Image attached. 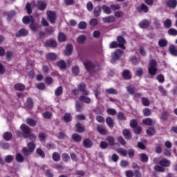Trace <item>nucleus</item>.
<instances>
[{"mask_svg": "<svg viewBox=\"0 0 177 177\" xmlns=\"http://www.w3.org/2000/svg\"><path fill=\"white\" fill-rule=\"evenodd\" d=\"M102 8L104 13H106V15H110L111 13V8H110V7L106 5H102Z\"/></svg>", "mask_w": 177, "mask_h": 177, "instance_id": "40", "label": "nucleus"}, {"mask_svg": "<svg viewBox=\"0 0 177 177\" xmlns=\"http://www.w3.org/2000/svg\"><path fill=\"white\" fill-rule=\"evenodd\" d=\"M22 21L24 24H28V23H30V24H31L32 23V21H34V17L32 16H25L23 19Z\"/></svg>", "mask_w": 177, "mask_h": 177, "instance_id": "17", "label": "nucleus"}, {"mask_svg": "<svg viewBox=\"0 0 177 177\" xmlns=\"http://www.w3.org/2000/svg\"><path fill=\"white\" fill-rule=\"evenodd\" d=\"M167 32L169 35H173V36L177 35V30L174 28L169 29Z\"/></svg>", "mask_w": 177, "mask_h": 177, "instance_id": "64", "label": "nucleus"}, {"mask_svg": "<svg viewBox=\"0 0 177 177\" xmlns=\"http://www.w3.org/2000/svg\"><path fill=\"white\" fill-rule=\"evenodd\" d=\"M106 122L109 128H113L114 127V122L111 118H106Z\"/></svg>", "mask_w": 177, "mask_h": 177, "instance_id": "41", "label": "nucleus"}, {"mask_svg": "<svg viewBox=\"0 0 177 177\" xmlns=\"http://www.w3.org/2000/svg\"><path fill=\"white\" fill-rule=\"evenodd\" d=\"M129 60L131 62V63H132V64H139V61L138 60V58L136 57V56H132L129 58Z\"/></svg>", "mask_w": 177, "mask_h": 177, "instance_id": "56", "label": "nucleus"}, {"mask_svg": "<svg viewBox=\"0 0 177 177\" xmlns=\"http://www.w3.org/2000/svg\"><path fill=\"white\" fill-rule=\"evenodd\" d=\"M55 96H60L63 95V87L62 86H59L55 89Z\"/></svg>", "mask_w": 177, "mask_h": 177, "instance_id": "42", "label": "nucleus"}, {"mask_svg": "<svg viewBox=\"0 0 177 177\" xmlns=\"http://www.w3.org/2000/svg\"><path fill=\"white\" fill-rule=\"evenodd\" d=\"M106 140H107V142H109V145L110 146H114V144L115 143L114 137L109 136L106 138Z\"/></svg>", "mask_w": 177, "mask_h": 177, "instance_id": "54", "label": "nucleus"}, {"mask_svg": "<svg viewBox=\"0 0 177 177\" xmlns=\"http://www.w3.org/2000/svg\"><path fill=\"white\" fill-rule=\"evenodd\" d=\"M64 120L65 122L68 123L71 122V121H73V118L70 113H65L64 115Z\"/></svg>", "mask_w": 177, "mask_h": 177, "instance_id": "38", "label": "nucleus"}, {"mask_svg": "<svg viewBox=\"0 0 177 177\" xmlns=\"http://www.w3.org/2000/svg\"><path fill=\"white\" fill-rule=\"evenodd\" d=\"M36 153L41 158H45V152H44L41 148H39L36 150Z\"/></svg>", "mask_w": 177, "mask_h": 177, "instance_id": "60", "label": "nucleus"}, {"mask_svg": "<svg viewBox=\"0 0 177 177\" xmlns=\"http://www.w3.org/2000/svg\"><path fill=\"white\" fill-rule=\"evenodd\" d=\"M26 35H28V30H27L25 28L20 29L16 34L15 37H26Z\"/></svg>", "mask_w": 177, "mask_h": 177, "instance_id": "10", "label": "nucleus"}, {"mask_svg": "<svg viewBox=\"0 0 177 177\" xmlns=\"http://www.w3.org/2000/svg\"><path fill=\"white\" fill-rule=\"evenodd\" d=\"M122 77L124 80H131L132 78V74L131 73V71L128 69L123 71Z\"/></svg>", "mask_w": 177, "mask_h": 177, "instance_id": "14", "label": "nucleus"}, {"mask_svg": "<svg viewBox=\"0 0 177 177\" xmlns=\"http://www.w3.org/2000/svg\"><path fill=\"white\" fill-rule=\"evenodd\" d=\"M6 59L9 62L12 60V58L13 57V53L12 51H8L6 53Z\"/></svg>", "mask_w": 177, "mask_h": 177, "instance_id": "62", "label": "nucleus"}, {"mask_svg": "<svg viewBox=\"0 0 177 177\" xmlns=\"http://www.w3.org/2000/svg\"><path fill=\"white\" fill-rule=\"evenodd\" d=\"M80 100L81 102H83V103H87V104H89V103H91V98L85 95H81L80 97Z\"/></svg>", "mask_w": 177, "mask_h": 177, "instance_id": "32", "label": "nucleus"}, {"mask_svg": "<svg viewBox=\"0 0 177 177\" xmlns=\"http://www.w3.org/2000/svg\"><path fill=\"white\" fill-rule=\"evenodd\" d=\"M160 120L162 121H167L168 120V112L167 111H163L160 117Z\"/></svg>", "mask_w": 177, "mask_h": 177, "instance_id": "48", "label": "nucleus"}, {"mask_svg": "<svg viewBox=\"0 0 177 177\" xmlns=\"http://www.w3.org/2000/svg\"><path fill=\"white\" fill-rule=\"evenodd\" d=\"M169 49L171 55L173 56H177V48L175 46L171 45Z\"/></svg>", "mask_w": 177, "mask_h": 177, "instance_id": "31", "label": "nucleus"}, {"mask_svg": "<svg viewBox=\"0 0 177 177\" xmlns=\"http://www.w3.org/2000/svg\"><path fill=\"white\" fill-rule=\"evenodd\" d=\"M46 57L47 60L53 61L57 59V56H56V54H55V53H50L46 55Z\"/></svg>", "mask_w": 177, "mask_h": 177, "instance_id": "33", "label": "nucleus"}, {"mask_svg": "<svg viewBox=\"0 0 177 177\" xmlns=\"http://www.w3.org/2000/svg\"><path fill=\"white\" fill-rule=\"evenodd\" d=\"M137 10L139 13H142V12L147 13V12H149V7L146 6V4L142 3L140 7L137 8Z\"/></svg>", "mask_w": 177, "mask_h": 177, "instance_id": "16", "label": "nucleus"}, {"mask_svg": "<svg viewBox=\"0 0 177 177\" xmlns=\"http://www.w3.org/2000/svg\"><path fill=\"white\" fill-rule=\"evenodd\" d=\"M154 133H156V129H154V128H153V127H149L147 130V134L149 135V136H153V135H154Z\"/></svg>", "mask_w": 177, "mask_h": 177, "instance_id": "53", "label": "nucleus"}, {"mask_svg": "<svg viewBox=\"0 0 177 177\" xmlns=\"http://www.w3.org/2000/svg\"><path fill=\"white\" fill-rule=\"evenodd\" d=\"M117 153L118 154H120L122 157H127L128 156V151L127 149H124L123 148H119L116 149Z\"/></svg>", "mask_w": 177, "mask_h": 177, "instance_id": "24", "label": "nucleus"}, {"mask_svg": "<svg viewBox=\"0 0 177 177\" xmlns=\"http://www.w3.org/2000/svg\"><path fill=\"white\" fill-rule=\"evenodd\" d=\"M126 88L129 95H135V92H136V88H135V86L129 84L126 87Z\"/></svg>", "mask_w": 177, "mask_h": 177, "instance_id": "20", "label": "nucleus"}, {"mask_svg": "<svg viewBox=\"0 0 177 177\" xmlns=\"http://www.w3.org/2000/svg\"><path fill=\"white\" fill-rule=\"evenodd\" d=\"M43 117L44 118H46V120H50V117H52V113L49 111H46L43 113Z\"/></svg>", "mask_w": 177, "mask_h": 177, "instance_id": "61", "label": "nucleus"}, {"mask_svg": "<svg viewBox=\"0 0 177 177\" xmlns=\"http://www.w3.org/2000/svg\"><path fill=\"white\" fill-rule=\"evenodd\" d=\"M26 124L30 125V127H35V125H37V122L34 119L28 118L26 119Z\"/></svg>", "mask_w": 177, "mask_h": 177, "instance_id": "34", "label": "nucleus"}, {"mask_svg": "<svg viewBox=\"0 0 177 177\" xmlns=\"http://www.w3.org/2000/svg\"><path fill=\"white\" fill-rule=\"evenodd\" d=\"M158 45L160 48H165L168 45V41L165 39H160L158 41Z\"/></svg>", "mask_w": 177, "mask_h": 177, "instance_id": "30", "label": "nucleus"}, {"mask_svg": "<svg viewBox=\"0 0 177 177\" xmlns=\"http://www.w3.org/2000/svg\"><path fill=\"white\" fill-rule=\"evenodd\" d=\"M159 164L160 165H161L162 167H169V165H171V161H169L168 159L167 158H163L161 160L159 161Z\"/></svg>", "mask_w": 177, "mask_h": 177, "instance_id": "21", "label": "nucleus"}, {"mask_svg": "<svg viewBox=\"0 0 177 177\" xmlns=\"http://www.w3.org/2000/svg\"><path fill=\"white\" fill-rule=\"evenodd\" d=\"M154 170L156 172H165V168L162 166H160V165H156L154 167Z\"/></svg>", "mask_w": 177, "mask_h": 177, "instance_id": "47", "label": "nucleus"}, {"mask_svg": "<svg viewBox=\"0 0 177 177\" xmlns=\"http://www.w3.org/2000/svg\"><path fill=\"white\" fill-rule=\"evenodd\" d=\"M123 136H124L125 139H127L128 140L132 139L131 131H129L128 129L123 130Z\"/></svg>", "mask_w": 177, "mask_h": 177, "instance_id": "27", "label": "nucleus"}, {"mask_svg": "<svg viewBox=\"0 0 177 177\" xmlns=\"http://www.w3.org/2000/svg\"><path fill=\"white\" fill-rule=\"evenodd\" d=\"M73 53V45L71 44H68L66 46V49L64 50V55L66 56H71V55Z\"/></svg>", "mask_w": 177, "mask_h": 177, "instance_id": "12", "label": "nucleus"}, {"mask_svg": "<svg viewBox=\"0 0 177 177\" xmlns=\"http://www.w3.org/2000/svg\"><path fill=\"white\" fill-rule=\"evenodd\" d=\"M46 6L47 4L44 1L39 0L36 3V8H37L39 10H45V9H46Z\"/></svg>", "mask_w": 177, "mask_h": 177, "instance_id": "8", "label": "nucleus"}, {"mask_svg": "<svg viewBox=\"0 0 177 177\" xmlns=\"http://www.w3.org/2000/svg\"><path fill=\"white\" fill-rule=\"evenodd\" d=\"M142 112L145 117H149V115H151V111H150V109L148 108L144 109Z\"/></svg>", "mask_w": 177, "mask_h": 177, "instance_id": "59", "label": "nucleus"}, {"mask_svg": "<svg viewBox=\"0 0 177 177\" xmlns=\"http://www.w3.org/2000/svg\"><path fill=\"white\" fill-rule=\"evenodd\" d=\"M167 6L171 8V9H175L177 6V1L176 0H167Z\"/></svg>", "mask_w": 177, "mask_h": 177, "instance_id": "22", "label": "nucleus"}, {"mask_svg": "<svg viewBox=\"0 0 177 177\" xmlns=\"http://www.w3.org/2000/svg\"><path fill=\"white\" fill-rule=\"evenodd\" d=\"M57 66L61 70H66L67 65L66 64V62L64 60H60L57 62Z\"/></svg>", "mask_w": 177, "mask_h": 177, "instance_id": "28", "label": "nucleus"}, {"mask_svg": "<svg viewBox=\"0 0 177 177\" xmlns=\"http://www.w3.org/2000/svg\"><path fill=\"white\" fill-rule=\"evenodd\" d=\"M72 139H73L75 142H81V136L75 133L72 136Z\"/></svg>", "mask_w": 177, "mask_h": 177, "instance_id": "63", "label": "nucleus"}, {"mask_svg": "<svg viewBox=\"0 0 177 177\" xmlns=\"http://www.w3.org/2000/svg\"><path fill=\"white\" fill-rule=\"evenodd\" d=\"M140 161L142 162H147L149 161V156L146 155L145 153H141L140 155Z\"/></svg>", "mask_w": 177, "mask_h": 177, "instance_id": "43", "label": "nucleus"}, {"mask_svg": "<svg viewBox=\"0 0 177 177\" xmlns=\"http://www.w3.org/2000/svg\"><path fill=\"white\" fill-rule=\"evenodd\" d=\"M157 62L154 59H151L149 61V66L148 68V72L152 77H154L157 74Z\"/></svg>", "mask_w": 177, "mask_h": 177, "instance_id": "2", "label": "nucleus"}, {"mask_svg": "<svg viewBox=\"0 0 177 177\" xmlns=\"http://www.w3.org/2000/svg\"><path fill=\"white\" fill-rule=\"evenodd\" d=\"M10 145H9V143L8 142H1L0 143V147L3 149V150H8Z\"/></svg>", "mask_w": 177, "mask_h": 177, "instance_id": "58", "label": "nucleus"}, {"mask_svg": "<svg viewBox=\"0 0 177 177\" xmlns=\"http://www.w3.org/2000/svg\"><path fill=\"white\" fill-rule=\"evenodd\" d=\"M97 132H99V133H100L101 135H106V129H104L103 127L100 126V125H97Z\"/></svg>", "mask_w": 177, "mask_h": 177, "instance_id": "35", "label": "nucleus"}, {"mask_svg": "<svg viewBox=\"0 0 177 177\" xmlns=\"http://www.w3.org/2000/svg\"><path fill=\"white\" fill-rule=\"evenodd\" d=\"M142 124H144V125H147L148 127H151V125H155L156 120H153L151 118H146L142 120Z\"/></svg>", "mask_w": 177, "mask_h": 177, "instance_id": "15", "label": "nucleus"}, {"mask_svg": "<svg viewBox=\"0 0 177 177\" xmlns=\"http://www.w3.org/2000/svg\"><path fill=\"white\" fill-rule=\"evenodd\" d=\"M15 159L17 162H23L24 161V157L20 153L16 154Z\"/></svg>", "mask_w": 177, "mask_h": 177, "instance_id": "39", "label": "nucleus"}, {"mask_svg": "<svg viewBox=\"0 0 177 177\" xmlns=\"http://www.w3.org/2000/svg\"><path fill=\"white\" fill-rule=\"evenodd\" d=\"M141 102L143 106H150V101H149V99H147V97H142Z\"/></svg>", "mask_w": 177, "mask_h": 177, "instance_id": "49", "label": "nucleus"}, {"mask_svg": "<svg viewBox=\"0 0 177 177\" xmlns=\"http://www.w3.org/2000/svg\"><path fill=\"white\" fill-rule=\"evenodd\" d=\"M83 64L87 71L91 74L96 73L97 71V66L95 65L92 61L89 59H86L83 62Z\"/></svg>", "mask_w": 177, "mask_h": 177, "instance_id": "1", "label": "nucleus"}, {"mask_svg": "<svg viewBox=\"0 0 177 177\" xmlns=\"http://www.w3.org/2000/svg\"><path fill=\"white\" fill-rule=\"evenodd\" d=\"M29 28L33 32H38L41 29V25L38 23H35V20L34 19L33 21L29 24Z\"/></svg>", "mask_w": 177, "mask_h": 177, "instance_id": "5", "label": "nucleus"}, {"mask_svg": "<svg viewBox=\"0 0 177 177\" xmlns=\"http://www.w3.org/2000/svg\"><path fill=\"white\" fill-rule=\"evenodd\" d=\"M123 53H124V51H122L120 49H117L115 50L114 53H112L111 63H113L114 62L118 60V59H120V57H121V56L122 55Z\"/></svg>", "mask_w": 177, "mask_h": 177, "instance_id": "4", "label": "nucleus"}, {"mask_svg": "<svg viewBox=\"0 0 177 177\" xmlns=\"http://www.w3.org/2000/svg\"><path fill=\"white\" fill-rule=\"evenodd\" d=\"M47 17L50 23L55 24V21H56V12L48 10L47 11Z\"/></svg>", "mask_w": 177, "mask_h": 177, "instance_id": "6", "label": "nucleus"}, {"mask_svg": "<svg viewBox=\"0 0 177 177\" xmlns=\"http://www.w3.org/2000/svg\"><path fill=\"white\" fill-rule=\"evenodd\" d=\"M15 91H19V92H23L26 89V86L21 83H17L14 86Z\"/></svg>", "mask_w": 177, "mask_h": 177, "instance_id": "18", "label": "nucleus"}, {"mask_svg": "<svg viewBox=\"0 0 177 177\" xmlns=\"http://www.w3.org/2000/svg\"><path fill=\"white\" fill-rule=\"evenodd\" d=\"M153 26L156 27V28H160V27H161V23H160V19H158V18L157 17L153 18Z\"/></svg>", "mask_w": 177, "mask_h": 177, "instance_id": "37", "label": "nucleus"}, {"mask_svg": "<svg viewBox=\"0 0 177 177\" xmlns=\"http://www.w3.org/2000/svg\"><path fill=\"white\" fill-rule=\"evenodd\" d=\"M93 143L92 142V140L89 138H86L83 141V146L86 149H91V147L93 146Z\"/></svg>", "mask_w": 177, "mask_h": 177, "instance_id": "13", "label": "nucleus"}, {"mask_svg": "<svg viewBox=\"0 0 177 177\" xmlns=\"http://www.w3.org/2000/svg\"><path fill=\"white\" fill-rule=\"evenodd\" d=\"M163 24L166 28H171V27H172V21H171L169 19H167L163 22Z\"/></svg>", "mask_w": 177, "mask_h": 177, "instance_id": "36", "label": "nucleus"}, {"mask_svg": "<svg viewBox=\"0 0 177 177\" xmlns=\"http://www.w3.org/2000/svg\"><path fill=\"white\" fill-rule=\"evenodd\" d=\"M139 26L140 28H148L150 26V21L147 19H143L139 23Z\"/></svg>", "mask_w": 177, "mask_h": 177, "instance_id": "11", "label": "nucleus"}, {"mask_svg": "<svg viewBox=\"0 0 177 177\" xmlns=\"http://www.w3.org/2000/svg\"><path fill=\"white\" fill-rule=\"evenodd\" d=\"M77 132L79 133H82L85 132V127L81 123H77L75 125Z\"/></svg>", "mask_w": 177, "mask_h": 177, "instance_id": "23", "label": "nucleus"}, {"mask_svg": "<svg viewBox=\"0 0 177 177\" xmlns=\"http://www.w3.org/2000/svg\"><path fill=\"white\" fill-rule=\"evenodd\" d=\"M46 44L50 48H56L57 46V43L55 40H47Z\"/></svg>", "mask_w": 177, "mask_h": 177, "instance_id": "25", "label": "nucleus"}, {"mask_svg": "<svg viewBox=\"0 0 177 177\" xmlns=\"http://www.w3.org/2000/svg\"><path fill=\"white\" fill-rule=\"evenodd\" d=\"M117 41L118 42L119 48L120 49L125 50V44H127V41L124 39V38L122 37V36H118Z\"/></svg>", "mask_w": 177, "mask_h": 177, "instance_id": "7", "label": "nucleus"}, {"mask_svg": "<svg viewBox=\"0 0 177 177\" xmlns=\"http://www.w3.org/2000/svg\"><path fill=\"white\" fill-rule=\"evenodd\" d=\"M7 15V20H10L12 17H15L16 16V12L15 10H11L6 13Z\"/></svg>", "mask_w": 177, "mask_h": 177, "instance_id": "46", "label": "nucleus"}, {"mask_svg": "<svg viewBox=\"0 0 177 177\" xmlns=\"http://www.w3.org/2000/svg\"><path fill=\"white\" fill-rule=\"evenodd\" d=\"M72 73L73 75H78L80 74V68L77 66L72 67Z\"/></svg>", "mask_w": 177, "mask_h": 177, "instance_id": "52", "label": "nucleus"}, {"mask_svg": "<svg viewBox=\"0 0 177 177\" xmlns=\"http://www.w3.org/2000/svg\"><path fill=\"white\" fill-rule=\"evenodd\" d=\"M26 106L28 109H32L34 107V101H32V98H31V97L27 98Z\"/></svg>", "mask_w": 177, "mask_h": 177, "instance_id": "29", "label": "nucleus"}, {"mask_svg": "<svg viewBox=\"0 0 177 177\" xmlns=\"http://www.w3.org/2000/svg\"><path fill=\"white\" fill-rule=\"evenodd\" d=\"M22 153L25 156H29V154H31V153H33V152H32V149H30L29 148L24 147L22 149Z\"/></svg>", "mask_w": 177, "mask_h": 177, "instance_id": "50", "label": "nucleus"}, {"mask_svg": "<svg viewBox=\"0 0 177 177\" xmlns=\"http://www.w3.org/2000/svg\"><path fill=\"white\" fill-rule=\"evenodd\" d=\"M102 13V8L100 6H97L94 8L93 15L95 17H99Z\"/></svg>", "mask_w": 177, "mask_h": 177, "instance_id": "26", "label": "nucleus"}, {"mask_svg": "<svg viewBox=\"0 0 177 177\" xmlns=\"http://www.w3.org/2000/svg\"><path fill=\"white\" fill-rule=\"evenodd\" d=\"M53 160L57 162V161H60V154L57 152H54L53 153Z\"/></svg>", "mask_w": 177, "mask_h": 177, "instance_id": "44", "label": "nucleus"}, {"mask_svg": "<svg viewBox=\"0 0 177 177\" xmlns=\"http://www.w3.org/2000/svg\"><path fill=\"white\" fill-rule=\"evenodd\" d=\"M23 132V136L25 139H28L30 138V134L31 133V129L27 126V124H22L20 127Z\"/></svg>", "mask_w": 177, "mask_h": 177, "instance_id": "3", "label": "nucleus"}, {"mask_svg": "<svg viewBox=\"0 0 177 177\" xmlns=\"http://www.w3.org/2000/svg\"><path fill=\"white\" fill-rule=\"evenodd\" d=\"M85 88H86V85L85 84V83H81L77 86L78 90L80 91V92H82L84 95H86V96L89 95V91L86 90Z\"/></svg>", "mask_w": 177, "mask_h": 177, "instance_id": "9", "label": "nucleus"}, {"mask_svg": "<svg viewBox=\"0 0 177 177\" xmlns=\"http://www.w3.org/2000/svg\"><path fill=\"white\" fill-rule=\"evenodd\" d=\"M12 137V133L10 132H6L3 134V139H5V140H11Z\"/></svg>", "mask_w": 177, "mask_h": 177, "instance_id": "51", "label": "nucleus"}, {"mask_svg": "<svg viewBox=\"0 0 177 177\" xmlns=\"http://www.w3.org/2000/svg\"><path fill=\"white\" fill-rule=\"evenodd\" d=\"M78 27L80 30H85L87 27L86 22L85 21H80L78 24Z\"/></svg>", "mask_w": 177, "mask_h": 177, "instance_id": "57", "label": "nucleus"}, {"mask_svg": "<svg viewBox=\"0 0 177 177\" xmlns=\"http://www.w3.org/2000/svg\"><path fill=\"white\" fill-rule=\"evenodd\" d=\"M58 41H59V42H64V41H66V35L63 32H60L58 35Z\"/></svg>", "mask_w": 177, "mask_h": 177, "instance_id": "55", "label": "nucleus"}, {"mask_svg": "<svg viewBox=\"0 0 177 177\" xmlns=\"http://www.w3.org/2000/svg\"><path fill=\"white\" fill-rule=\"evenodd\" d=\"M104 23H114L115 21V17L113 15L105 17L102 19Z\"/></svg>", "mask_w": 177, "mask_h": 177, "instance_id": "19", "label": "nucleus"}, {"mask_svg": "<svg viewBox=\"0 0 177 177\" xmlns=\"http://www.w3.org/2000/svg\"><path fill=\"white\" fill-rule=\"evenodd\" d=\"M105 92H106V93H109V95H117V93H118L117 90L113 88L106 89Z\"/></svg>", "mask_w": 177, "mask_h": 177, "instance_id": "45", "label": "nucleus"}]
</instances>
